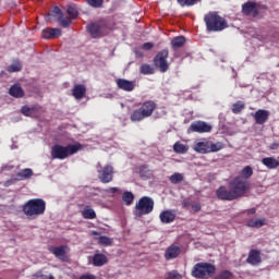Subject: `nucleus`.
Segmentation results:
<instances>
[{"mask_svg":"<svg viewBox=\"0 0 279 279\" xmlns=\"http://www.w3.org/2000/svg\"><path fill=\"white\" fill-rule=\"evenodd\" d=\"M250 181L241 177H235L230 180L229 190L225 185H221L216 190V196L221 202H234V199L243 197L250 191Z\"/></svg>","mask_w":279,"mask_h":279,"instance_id":"1","label":"nucleus"},{"mask_svg":"<svg viewBox=\"0 0 279 279\" xmlns=\"http://www.w3.org/2000/svg\"><path fill=\"white\" fill-rule=\"evenodd\" d=\"M207 32H223L228 29V21L219 15L218 12L211 11L204 16Z\"/></svg>","mask_w":279,"mask_h":279,"instance_id":"2","label":"nucleus"},{"mask_svg":"<svg viewBox=\"0 0 279 279\" xmlns=\"http://www.w3.org/2000/svg\"><path fill=\"white\" fill-rule=\"evenodd\" d=\"M82 149H84L82 144L68 146L54 145L51 149V156L54 160H64V158H69V156H73V154L82 151Z\"/></svg>","mask_w":279,"mask_h":279,"instance_id":"3","label":"nucleus"},{"mask_svg":"<svg viewBox=\"0 0 279 279\" xmlns=\"http://www.w3.org/2000/svg\"><path fill=\"white\" fill-rule=\"evenodd\" d=\"M46 203L41 198L29 199L23 207V213L28 219H36L45 215Z\"/></svg>","mask_w":279,"mask_h":279,"instance_id":"4","label":"nucleus"},{"mask_svg":"<svg viewBox=\"0 0 279 279\" xmlns=\"http://www.w3.org/2000/svg\"><path fill=\"white\" fill-rule=\"evenodd\" d=\"M215 271H217L215 265L209 263H197L192 269V276L197 279H206L209 276H213Z\"/></svg>","mask_w":279,"mask_h":279,"instance_id":"5","label":"nucleus"},{"mask_svg":"<svg viewBox=\"0 0 279 279\" xmlns=\"http://www.w3.org/2000/svg\"><path fill=\"white\" fill-rule=\"evenodd\" d=\"M169 49L165 48L157 52L154 57V65L159 69L160 73H167L169 71Z\"/></svg>","mask_w":279,"mask_h":279,"instance_id":"6","label":"nucleus"},{"mask_svg":"<svg viewBox=\"0 0 279 279\" xmlns=\"http://www.w3.org/2000/svg\"><path fill=\"white\" fill-rule=\"evenodd\" d=\"M258 10H267V5L256 3L254 1H247L242 4V14H244V16H250V14H253V17L256 19V16L260 14Z\"/></svg>","mask_w":279,"mask_h":279,"instance_id":"7","label":"nucleus"},{"mask_svg":"<svg viewBox=\"0 0 279 279\" xmlns=\"http://www.w3.org/2000/svg\"><path fill=\"white\" fill-rule=\"evenodd\" d=\"M87 32H89L93 38H101V36H106V32H108V26H106V23L104 22L89 24L87 26Z\"/></svg>","mask_w":279,"mask_h":279,"instance_id":"8","label":"nucleus"},{"mask_svg":"<svg viewBox=\"0 0 279 279\" xmlns=\"http://www.w3.org/2000/svg\"><path fill=\"white\" fill-rule=\"evenodd\" d=\"M189 132H196L197 134H206L208 132H213V125L204 121H196L190 125Z\"/></svg>","mask_w":279,"mask_h":279,"instance_id":"9","label":"nucleus"},{"mask_svg":"<svg viewBox=\"0 0 279 279\" xmlns=\"http://www.w3.org/2000/svg\"><path fill=\"white\" fill-rule=\"evenodd\" d=\"M113 168L110 165L105 166L102 169H98V178L104 184L112 182Z\"/></svg>","mask_w":279,"mask_h":279,"instance_id":"10","label":"nucleus"},{"mask_svg":"<svg viewBox=\"0 0 279 279\" xmlns=\"http://www.w3.org/2000/svg\"><path fill=\"white\" fill-rule=\"evenodd\" d=\"M156 108H157V105L154 100L145 101L141 108V119H147L148 117H151Z\"/></svg>","mask_w":279,"mask_h":279,"instance_id":"11","label":"nucleus"},{"mask_svg":"<svg viewBox=\"0 0 279 279\" xmlns=\"http://www.w3.org/2000/svg\"><path fill=\"white\" fill-rule=\"evenodd\" d=\"M150 213H154V198L143 196L141 198V215H149Z\"/></svg>","mask_w":279,"mask_h":279,"instance_id":"12","label":"nucleus"},{"mask_svg":"<svg viewBox=\"0 0 279 279\" xmlns=\"http://www.w3.org/2000/svg\"><path fill=\"white\" fill-rule=\"evenodd\" d=\"M49 250L51 254L56 256V258H59V260H69V256H66V254H69V246H51Z\"/></svg>","mask_w":279,"mask_h":279,"instance_id":"13","label":"nucleus"},{"mask_svg":"<svg viewBox=\"0 0 279 279\" xmlns=\"http://www.w3.org/2000/svg\"><path fill=\"white\" fill-rule=\"evenodd\" d=\"M22 114H24V117H40V114H43V107L40 106H33V107H27L24 106L21 109Z\"/></svg>","mask_w":279,"mask_h":279,"instance_id":"14","label":"nucleus"},{"mask_svg":"<svg viewBox=\"0 0 279 279\" xmlns=\"http://www.w3.org/2000/svg\"><path fill=\"white\" fill-rule=\"evenodd\" d=\"M246 263L248 265H260L263 263V257L260 256V251L253 248L248 252V256L246 258Z\"/></svg>","mask_w":279,"mask_h":279,"instance_id":"15","label":"nucleus"},{"mask_svg":"<svg viewBox=\"0 0 279 279\" xmlns=\"http://www.w3.org/2000/svg\"><path fill=\"white\" fill-rule=\"evenodd\" d=\"M254 119L257 125H265V123H267V121L269 120V111L265 109H258L254 113Z\"/></svg>","mask_w":279,"mask_h":279,"instance_id":"16","label":"nucleus"},{"mask_svg":"<svg viewBox=\"0 0 279 279\" xmlns=\"http://www.w3.org/2000/svg\"><path fill=\"white\" fill-rule=\"evenodd\" d=\"M116 84L118 86V88H120L121 90H125L126 93H132V90L135 88V84L132 81H128L125 78H118L116 81Z\"/></svg>","mask_w":279,"mask_h":279,"instance_id":"17","label":"nucleus"},{"mask_svg":"<svg viewBox=\"0 0 279 279\" xmlns=\"http://www.w3.org/2000/svg\"><path fill=\"white\" fill-rule=\"evenodd\" d=\"M181 253L182 248L175 244H172L166 250L165 258L166 260H173V258H178V255Z\"/></svg>","mask_w":279,"mask_h":279,"instance_id":"18","label":"nucleus"},{"mask_svg":"<svg viewBox=\"0 0 279 279\" xmlns=\"http://www.w3.org/2000/svg\"><path fill=\"white\" fill-rule=\"evenodd\" d=\"M159 219L161 223H173L175 221V211L167 209L160 213Z\"/></svg>","mask_w":279,"mask_h":279,"instance_id":"19","label":"nucleus"},{"mask_svg":"<svg viewBox=\"0 0 279 279\" xmlns=\"http://www.w3.org/2000/svg\"><path fill=\"white\" fill-rule=\"evenodd\" d=\"M108 263V257L101 253H96L93 257L94 267H104Z\"/></svg>","mask_w":279,"mask_h":279,"instance_id":"20","label":"nucleus"},{"mask_svg":"<svg viewBox=\"0 0 279 279\" xmlns=\"http://www.w3.org/2000/svg\"><path fill=\"white\" fill-rule=\"evenodd\" d=\"M33 175H34V170L26 168V169L20 171L16 174V178L12 179V180H13V182L21 181V180H29V178H32Z\"/></svg>","mask_w":279,"mask_h":279,"instance_id":"21","label":"nucleus"},{"mask_svg":"<svg viewBox=\"0 0 279 279\" xmlns=\"http://www.w3.org/2000/svg\"><path fill=\"white\" fill-rule=\"evenodd\" d=\"M72 95L75 99H83V97L86 95V86L75 85L72 89Z\"/></svg>","mask_w":279,"mask_h":279,"instance_id":"22","label":"nucleus"},{"mask_svg":"<svg viewBox=\"0 0 279 279\" xmlns=\"http://www.w3.org/2000/svg\"><path fill=\"white\" fill-rule=\"evenodd\" d=\"M262 163L267 167V169H278L279 161L274 157H265L262 159Z\"/></svg>","mask_w":279,"mask_h":279,"instance_id":"23","label":"nucleus"},{"mask_svg":"<svg viewBox=\"0 0 279 279\" xmlns=\"http://www.w3.org/2000/svg\"><path fill=\"white\" fill-rule=\"evenodd\" d=\"M185 43L186 38L184 36H177L171 40V47L175 51V49L184 47Z\"/></svg>","mask_w":279,"mask_h":279,"instance_id":"24","label":"nucleus"},{"mask_svg":"<svg viewBox=\"0 0 279 279\" xmlns=\"http://www.w3.org/2000/svg\"><path fill=\"white\" fill-rule=\"evenodd\" d=\"M197 154H209V142H198L194 146Z\"/></svg>","mask_w":279,"mask_h":279,"instance_id":"25","label":"nucleus"},{"mask_svg":"<svg viewBox=\"0 0 279 279\" xmlns=\"http://www.w3.org/2000/svg\"><path fill=\"white\" fill-rule=\"evenodd\" d=\"M9 94L11 95V97H16V98H21L25 95V93L23 92V88L19 84L11 86V88L9 89Z\"/></svg>","mask_w":279,"mask_h":279,"instance_id":"26","label":"nucleus"},{"mask_svg":"<svg viewBox=\"0 0 279 279\" xmlns=\"http://www.w3.org/2000/svg\"><path fill=\"white\" fill-rule=\"evenodd\" d=\"M251 175H254V169H252L251 166H245L241 171L240 178H243L247 182V180H250Z\"/></svg>","mask_w":279,"mask_h":279,"instance_id":"27","label":"nucleus"},{"mask_svg":"<svg viewBox=\"0 0 279 279\" xmlns=\"http://www.w3.org/2000/svg\"><path fill=\"white\" fill-rule=\"evenodd\" d=\"M248 228H263L265 226V219H251L247 221Z\"/></svg>","mask_w":279,"mask_h":279,"instance_id":"28","label":"nucleus"},{"mask_svg":"<svg viewBox=\"0 0 279 279\" xmlns=\"http://www.w3.org/2000/svg\"><path fill=\"white\" fill-rule=\"evenodd\" d=\"M232 112L233 114H239L242 110H245V104L241 100H238L235 104L232 105Z\"/></svg>","mask_w":279,"mask_h":279,"instance_id":"29","label":"nucleus"},{"mask_svg":"<svg viewBox=\"0 0 279 279\" xmlns=\"http://www.w3.org/2000/svg\"><path fill=\"white\" fill-rule=\"evenodd\" d=\"M23 69V64L20 61H14L11 65L7 68L9 73H19Z\"/></svg>","mask_w":279,"mask_h":279,"instance_id":"30","label":"nucleus"},{"mask_svg":"<svg viewBox=\"0 0 279 279\" xmlns=\"http://www.w3.org/2000/svg\"><path fill=\"white\" fill-rule=\"evenodd\" d=\"M173 150L175 151V154H186V151H189V148L186 147V145L180 142H175L173 145Z\"/></svg>","mask_w":279,"mask_h":279,"instance_id":"31","label":"nucleus"},{"mask_svg":"<svg viewBox=\"0 0 279 279\" xmlns=\"http://www.w3.org/2000/svg\"><path fill=\"white\" fill-rule=\"evenodd\" d=\"M169 180L171 184H180V182H184V175L180 172H175L169 178Z\"/></svg>","mask_w":279,"mask_h":279,"instance_id":"32","label":"nucleus"},{"mask_svg":"<svg viewBox=\"0 0 279 279\" xmlns=\"http://www.w3.org/2000/svg\"><path fill=\"white\" fill-rule=\"evenodd\" d=\"M225 145L221 142L213 143L209 142V154L210 153H216V151H221L223 149Z\"/></svg>","mask_w":279,"mask_h":279,"instance_id":"33","label":"nucleus"},{"mask_svg":"<svg viewBox=\"0 0 279 279\" xmlns=\"http://www.w3.org/2000/svg\"><path fill=\"white\" fill-rule=\"evenodd\" d=\"M122 202H124L126 206H131L132 202H134V194H132V192H124L122 194Z\"/></svg>","mask_w":279,"mask_h":279,"instance_id":"34","label":"nucleus"},{"mask_svg":"<svg viewBox=\"0 0 279 279\" xmlns=\"http://www.w3.org/2000/svg\"><path fill=\"white\" fill-rule=\"evenodd\" d=\"M141 73H142L143 75H154L155 70H154V68H153L151 65H149V64H143V65L141 66Z\"/></svg>","mask_w":279,"mask_h":279,"instance_id":"35","label":"nucleus"},{"mask_svg":"<svg viewBox=\"0 0 279 279\" xmlns=\"http://www.w3.org/2000/svg\"><path fill=\"white\" fill-rule=\"evenodd\" d=\"M82 215H83L84 219H95V217H96L95 210L92 208H85L82 211Z\"/></svg>","mask_w":279,"mask_h":279,"instance_id":"36","label":"nucleus"},{"mask_svg":"<svg viewBox=\"0 0 279 279\" xmlns=\"http://www.w3.org/2000/svg\"><path fill=\"white\" fill-rule=\"evenodd\" d=\"M179 5H181V8L187 7L191 8V5H195V3H197V1L199 0H177Z\"/></svg>","mask_w":279,"mask_h":279,"instance_id":"37","label":"nucleus"},{"mask_svg":"<svg viewBox=\"0 0 279 279\" xmlns=\"http://www.w3.org/2000/svg\"><path fill=\"white\" fill-rule=\"evenodd\" d=\"M98 243L99 245H112V239L106 236V235H102V236H99L98 238Z\"/></svg>","mask_w":279,"mask_h":279,"instance_id":"38","label":"nucleus"},{"mask_svg":"<svg viewBox=\"0 0 279 279\" xmlns=\"http://www.w3.org/2000/svg\"><path fill=\"white\" fill-rule=\"evenodd\" d=\"M51 16H62V11L60 10V8L54 7L52 10V14L46 16V21H51Z\"/></svg>","mask_w":279,"mask_h":279,"instance_id":"39","label":"nucleus"},{"mask_svg":"<svg viewBox=\"0 0 279 279\" xmlns=\"http://www.w3.org/2000/svg\"><path fill=\"white\" fill-rule=\"evenodd\" d=\"M92 8H101L104 0H86Z\"/></svg>","mask_w":279,"mask_h":279,"instance_id":"40","label":"nucleus"},{"mask_svg":"<svg viewBox=\"0 0 279 279\" xmlns=\"http://www.w3.org/2000/svg\"><path fill=\"white\" fill-rule=\"evenodd\" d=\"M58 19L62 27H69V25H71V20L69 17H62V15H60Z\"/></svg>","mask_w":279,"mask_h":279,"instance_id":"41","label":"nucleus"},{"mask_svg":"<svg viewBox=\"0 0 279 279\" xmlns=\"http://www.w3.org/2000/svg\"><path fill=\"white\" fill-rule=\"evenodd\" d=\"M142 178H146V180H149L151 178H154V172H151L150 170H148L145 174V167L142 166Z\"/></svg>","mask_w":279,"mask_h":279,"instance_id":"42","label":"nucleus"},{"mask_svg":"<svg viewBox=\"0 0 279 279\" xmlns=\"http://www.w3.org/2000/svg\"><path fill=\"white\" fill-rule=\"evenodd\" d=\"M52 38H60L62 31L60 28H50Z\"/></svg>","mask_w":279,"mask_h":279,"instance_id":"43","label":"nucleus"},{"mask_svg":"<svg viewBox=\"0 0 279 279\" xmlns=\"http://www.w3.org/2000/svg\"><path fill=\"white\" fill-rule=\"evenodd\" d=\"M68 14L71 19H77V10L73 7L68 8Z\"/></svg>","mask_w":279,"mask_h":279,"instance_id":"44","label":"nucleus"},{"mask_svg":"<svg viewBox=\"0 0 279 279\" xmlns=\"http://www.w3.org/2000/svg\"><path fill=\"white\" fill-rule=\"evenodd\" d=\"M155 45L151 41L145 43L142 46L143 51H151L154 49Z\"/></svg>","mask_w":279,"mask_h":279,"instance_id":"45","label":"nucleus"},{"mask_svg":"<svg viewBox=\"0 0 279 279\" xmlns=\"http://www.w3.org/2000/svg\"><path fill=\"white\" fill-rule=\"evenodd\" d=\"M131 121H141V110H135L131 116Z\"/></svg>","mask_w":279,"mask_h":279,"instance_id":"46","label":"nucleus"},{"mask_svg":"<svg viewBox=\"0 0 279 279\" xmlns=\"http://www.w3.org/2000/svg\"><path fill=\"white\" fill-rule=\"evenodd\" d=\"M41 36H43V38H46V39L52 38L51 28L44 29L41 32Z\"/></svg>","mask_w":279,"mask_h":279,"instance_id":"47","label":"nucleus"},{"mask_svg":"<svg viewBox=\"0 0 279 279\" xmlns=\"http://www.w3.org/2000/svg\"><path fill=\"white\" fill-rule=\"evenodd\" d=\"M182 206H183V208H190V206H191V207L193 206V203L191 202V199L185 198V199H183V202H182Z\"/></svg>","mask_w":279,"mask_h":279,"instance_id":"48","label":"nucleus"},{"mask_svg":"<svg viewBox=\"0 0 279 279\" xmlns=\"http://www.w3.org/2000/svg\"><path fill=\"white\" fill-rule=\"evenodd\" d=\"M192 209L194 210V213H199V210H202V204L199 203L192 204Z\"/></svg>","mask_w":279,"mask_h":279,"instance_id":"49","label":"nucleus"},{"mask_svg":"<svg viewBox=\"0 0 279 279\" xmlns=\"http://www.w3.org/2000/svg\"><path fill=\"white\" fill-rule=\"evenodd\" d=\"M135 208H136V210H135V216H136V217H141V201H138V202L136 203Z\"/></svg>","mask_w":279,"mask_h":279,"instance_id":"50","label":"nucleus"},{"mask_svg":"<svg viewBox=\"0 0 279 279\" xmlns=\"http://www.w3.org/2000/svg\"><path fill=\"white\" fill-rule=\"evenodd\" d=\"M80 279H95L93 275H83Z\"/></svg>","mask_w":279,"mask_h":279,"instance_id":"51","label":"nucleus"},{"mask_svg":"<svg viewBox=\"0 0 279 279\" xmlns=\"http://www.w3.org/2000/svg\"><path fill=\"white\" fill-rule=\"evenodd\" d=\"M247 215H256V208H251L246 210Z\"/></svg>","mask_w":279,"mask_h":279,"instance_id":"52","label":"nucleus"},{"mask_svg":"<svg viewBox=\"0 0 279 279\" xmlns=\"http://www.w3.org/2000/svg\"><path fill=\"white\" fill-rule=\"evenodd\" d=\"M119 190L117 187H110L107 193H117Z\"/></svg>","mask_w":279,"mask_h":279,"instance_id":"53","label":"nucleus"},{"mask_svg":"<svg viewBox=\"0 0 279 279\" xmlns=\"http://www.w3.org/2000/svg\"><path fill=\"white\" fill-rule=\"evenodd\" d=\"M278 147H279V145L276 144V143H274V144L271 145L270 149H278Z\"/></svg>","mask_w":279,"mask_h":279,"instance_id":"54","label":"nucleus"},{"mask_svg":"<svg viewBox=\"0 0 279 279\" xmlns=\"http://www.w3.org/2000/svg\"><path fill=\"white\" fill-rule=\"evenodd\" d=\"M5 169H12V166H9V167L5 166V167H3V168H2V171H5Z\"/></svg>","mask_w":279,"mask_h":279,"instance_id":"55","label":"nucleus"},{"mask_svg":"<svg viewBox=\"0 0 279 279\" xmlns=\"http://www.w3.org/2000/svg\"><path fill=\"white\" fill-rule=\"evenodd\" d=\"M92 234H94L95 236H97V234H99L97 231H92Z\"/></svg>","mask_w":279,"mask_h":279,"instance_id":"56","label":"nucleus"}]
</instances>
